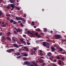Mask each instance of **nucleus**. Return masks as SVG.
<instances>
[{
  "label": "nucleus",
  "instance_id": "1",
  "mask_svg": "<svg viewBox=\"0 0 66 66\" xmlns=\"http://www.w3.org/2000/svg\"><path fill=\"white\" fill-rule=\"evenodd\" d=\"M43 45L45 47L47 46L46 48H49L50 46H49V43H47L46 42H43Z\"/></svg>",
  "mask_w": 66,
  "mask_h": 66
},
{
  "label": "nucleus",
  "instance_id": "2",
  "mask_svg": "<svg viewBox=\"0 0 66 66\" xmlns=\"http://www.w3.org/2000/svg\"><path fill=\"white\" fill-rule=\"evenodd\" d=\"M30 66H38L36 63L35 62H30Z\"/></svg>",
  "mask_w": 66,
  "mask_h": 66
},
{
  "label": "nucleus",
  "instance_id": "3",
  "mask_svg": "<svg viewBox=\"0 0 66 66\" xmlns=\"http://www.w3.org/2000/svg\"><path fill=\"white\" fill-rule=\"evenodd\" d=\"M27 34H30V35H31L30 36V37H35V36H34V34L30 32V31H28L27 32Z\"/></svg>",
  "mask_w": 66,
  "mask_h": 66
},
{
  "label": "nucleus",
  "instance_id": "4",
  "mask_svg": "<svg viewBox=\"0 0 66 66\" xmlns=\"http://www.w3.org/2000/svg\"><path fill=\"white\" fill-rule=\"evenodd\" d=\"M23 65H30V62L28 61H25L23 63Z\"/></svg>",
  "mask_w": 66,
  "mask_h": 66
},
{
  "label": "nucleus",
  "instance_id": "5",
  "mask_svg": "<svg viewBox=\"0 0 66 66\" xmlns=\"http://www.w3.org/2000/svg\"><path fill=\"white\" fill-rule=\"evenodd\" d=\"M55 37L56 38H57V39H58V38H61V37H62L61 35H55Z\"/></svg>",
  "mask_w": 66,
  "mask_h": 66
},
{
  "label": "nucleus",
  "instance_id": "6",
  "mask_svg": "<svg viewBox=\"0 0 66 66\" xmlns=\"http://www.w3.org/2000/svg\"><path fill=\"white\" fill-rule=\"evenodd\" d=\"M14 51V49H11L9 50H7V52H9V53H11L12 52V51Z\"/></svg>",
  "mask_w": 66,
  "mask_h": 66
},
{
  "label": "nucleus",
  "instance_id": "7",
  "mask_svg": "<svg viewBox=\"0 0 66 66\" xmlns=\"http://www.w3.org/2000/svg\"><path fill=\"white\" fill-rule=\"evenodd\" d=\"M51 49L52 50V52H54L55 51V48L53 46L51 47Z\"/></svg>",
  "mask_w": 66,
  "mask_h": 66
},
{
  "label": "nucleus",
  "instance_id": "8",
  "mask_svg": "<svg viewBox=\"0 0 66 66\" xmlns=\"http://www.w3.org/2000/svg\"><path fill=\"white\" fill-rule=\"evenodd\" d=\"M23 48L25 49L26 51H29V48L26 47H23Z\"/></svg>",
  "mask_w": 66,
  "mask_h": 66
},
{
  "label": "nucleus",
  "instance_id": "9",
  "mask_svg": "<svg viewBox=\"0 0 66 66\" xmlns=\"http://www.w3.org/2000/svg\"><path fill=\"white\" fill-rule=\"evenodd\" d=\"M12 45L14 46L15 47H16V48H18L19 46H18V45L16 44H13Z\"/></svg>",
  "mask_w": 66,
  "mask_h": 66
},
{
  "label": "nucleus",
  "instance_id": "10",
  "mask_svg": "<svg viewBox=\"0 0 66 66\" xmlns=\"http://www.w3.org/2000/svg\"><path fill=\"white\" fill-rule=\"evenodd\" d=\"M10 6L11 7L14 8V7H15V4H11Z\"/></svg>",
  "mask_w": 66,
  "mask_h": 66
},
{
  "label": "nucleus",
  "instance_id": "11",
  "mask_svg": "<svg viewBox=\"0 0 66 66\" xmlns=\"http://www.w3.org/2000/svg\"><path fill=\"white\" fill-rule=\"evenodd\" d=\"M15 29H16V31L18 32H21V30H20V29H18V30L16 29V28H15Z\"/></svg>",
  "mask_w": 66,
  "mask_h": 66
},
{
  "label": "nucleus",
  "instance_id": "12",
  "mask_svg": "<svg viewBox=\"0 0 66 66\" xmlns=\"http://www.w3.org/2000/svg\"><path fill=\"white\" fill-rule=\"evenodd\" d=\"M15 54L16 55H20V53H19V52L17 53H15Z\"/></svg>",
  "mask_w": 66,
  "mask_h": 66
},
{
  "label": "nucleus",
  "instance_id": "13",
  "mask_svg": "<svg viewBox=\"0 0 66 66\" xmlns=\"http://www.w3.org/2000/svg\"><path fill=\"white\" fill-rule=\"evenodd\" d=\"M14 21L13 19H11L10 21V22L11 23H13V22H14Z\"/></svg>",
  "mask_w": 66,
  "mask_h": 66
},
{
  "label": "nucleus",
  "instance_id": "14",
  "mask_svg": "<svg viewBox=\"0 0 66 66\" xmlns=\"http://www.w3.org/2000/svg\"><path fill=\"white\" fill-rule=\"evenodd\" d=\"M47 55L48 56H50L51 55V52L48 53L47 54Z\"/></svg>",
  "mask_w": 66,
  "mask_h": 66
},
{
  "label": "nucleus",
  "instance_id": "15",
  "mask_svg": "<svg viewBox=\"0 0 66 66\" xmlns=\"http://www.w3.org/2000/svg\"><path fill=\"white\" fill-rule=\"evenodd\" d=\"M15 18L16 20H19V17L16 16Z\"/></svg>",
  "mask_w": 66,
  "mask_h": 66
},
{
  "label": "nucleus",
  "instance_id": "16",
  "mask_svg": "<svg viewBox=\"0 0 66 66\" xmlns=\"http://www.w3.org/2000/svg\"><path fill=\"white\" fill-rule=\"evenodd\" d=\"M39 62L40 63H43V60L42 59H40L39 60Z\"/></svg>",
  "mask_w": 66,
  "mask_h": 66
},
{
  "label": "nucleus",
  "instance_id": "17",
  "mask_svg": "<svg viewBox=\"0 0 66 66\" xmlns=\"http://www.w3.org/2000/svg\"><path fill=\"white\" fill-rule=\"evenodd\" d=\"M6 39H9V40L10 41H11V38L10 37H7Z\"/></svg>",
  "mask_w": 66,
  "mask_h": 66
},
{
  "label": "nucleus",
  "instance_id": "18",
  "mask_svg": "<svg viewBox=\"0 0 66 66\" xmlns=\"http://www.w3.org/2000/svg\"><path fill=\"white\" fill-rule=\"evenodd\" d=\"M31 24L32 26H34V25H35V22L34 21H32Z\"/></svg>",
  "mask_w": 66,
  "mask_h": 66
},
{
  "label": "nucleus",
  "instance_id": "19",
  "mask_svg": "<svg viewBox=\"0 0 66 66\" xmlns=\"http://www.w3.org/2000/svg\"><path fill=\"white\" fill-rule=\"evenodd\" d=\"M12 40H13V42H15V39L14 38V37H12Z\"/></svg>",
  "mask_w": 66,
  "mask_h": 66
},
{
  "label": "nucleus",
  "instance_id": "20",
  "mask_svg": "<svg viewBox=\"0 0 66 66\" xmlns=\"http://www.w3.org/2000/svg\"><path fill=\"white\" fill-rule=\"evenodd\" d=\"M10 33H11V32H9L7 33V35L8 36L10 35Z\"/></svg>",
  "mask_w": 66,
  "mask_h": 66
},
{
  "label": "nucleus",
  "instance_id": "21",
  "mask_svg": "<svg viewBox=\"0 0 66 66\" xmlns=\"http://www.w3.org/2000/svg\"><path fill=\"white\" fill-rule=\"evenodd\" d=\"M23 56H28V55L26 53H24L23 55Z\"/></svg>",
  "mask_w": 66,
  "mask_h": 66
},
{
  "label": "nucleus",
  "instance_id": "22",
  "mask_svg": "<svg viewBox=\"0 0 66 66\" xmlns=\"http://www.w3.org/2000/svg\"><path fill=\"white\" fill-rule=\"evenodd\" d=\"M32 49H34V50L35 51H36V50H37V49L36 47H33Z\"/></svg>",
  "mask_w": 66,
  "mask_h": 66
},
{
  "label": "nucleus",
  "instance_id": "23",
  "mask_svg": "<svg viewBox=\"0 0 66 66\" xmlns=\"http://www.w3.org/2000/svg\"><path fill=\"white\" fill-rule=\"evenodd\" d=\"M22 55H20L19 56H18L17 57V59H20V57H21L22 56Z\"/></svg>",
  "mask_w": 66,
  "mask_h": 66
},
{
  "label": "nucleus",
  "instance_id": "24",
  "mask_svg": "<svg viewBox=\"0 0 66 66\" xmlns=\"http://www.w3.org/2000/svg\"><path fill=\"white\" fill-rule=\"evenodd\" d=\"M60 50H58L59 51H63V49L61 48H60Z\"/></svg>",
  "mask_w": 66,
  "mask_h": 66
},
{
  "label": "nucleus",
  "instance_id": "25",
  "mask_svg": "<svg viewBox=\"0 0 66 66\" xmlns=\"http://www.w3.org/2000/svg\"><path fill=\"white\" fill-rule=\"evenodd\" d=\"M19 20H23V18L21 17H19Z\"/></svg>",
  "mask_w": 66,
  "mask_h": 66
},
{
  "label": "nucleus",
  "instance_id": "26",
  "mask_svg": "<svg viewBox=\"0 0 66 66\" xmlns=\"http://www.w3.org/2000/svg\"><path fill=\"white\" fill-rule=\"evenodd\" d=\"M16 22H15V21H14L13 22V24H16Z\"/></svg>",
  "mask_w": 66,
  "mask_h": 66
},
{
  "label": "nucleus",
  "instance_id": "27",
  "mask_svg": "<svg viewBox=\"0 0 66 66\" xmlns=\"http://www.w3.org/2000/svg\"><path fill=\"white\" fill-rule=\"evenodd\" d=\"M2 27H6V24H4V25H2Z\"/></svg>",
  "mask_w": 66,
  "mask_h": 66
},
{
  "label": "nucleus",
  "instance_id": "28",
  "mask_svg": "<svg viewBox=\"0 0 66 66\" xmlns=\"http://www.w3.org/2000/svg\"><path fill=\"white\" fill-rule=\"evenodd\" d=\"M52 58H50V60H53V58L54 57H53V56H51Z\"/></svg>",
  "mask_w": 66,
  "mask_h": 66
},
{
  "label": "nucleus",
  "instance_id": "29",
  "mask_svg": "<svg viewBox=\"0 0 66 66\" xmlns=\"http://www.w3.org/2000/svg\"><path fill=\"white\" fill-rule=\"evenodd\" d=\"M2 15V11H0V16H1V15Z\"/></svg>",
  "mask_w": 66,
  "mask_h": 66
},
{
  "label": "nucleus",
  "instance_id": "30",
  "mask_svg": "<svg viewBox=\"0 0 66 66\" xmlns=\"http://www.w3.org/2000/svg\"><path fill=\"white\" fill-rule=\"evenodd\" d=\"M36 30H37V31H39V32L40 31V29H39V28H38Z\"/></svg>",
  "mask_w": 66,
  "mask_h": 66
},
{
  "label": "nucleus",
  "instance_id": "31",
  "mask_svg": "<svg viewBox=\"0 0 66 66\" xmlns=\"http://www.w3.org/2000/svg\"><path fill=\"white\" fill-rule=\"evenodd\" d=\"M20 25L22 27H23V25L22 24V23H21Z\"/></svg>",
  "mask_w": 66,
  "mask_h": 66
},
{
  "label": "nucleus",
  "instance_id": "32",
  "mask_svg": "<svg viewBox=\"0 0 66 66\" xmlns=\"http://www.w3.org/2000/svg\"><path fill=\"white\" fill-rule=\"evenodd\" d=\"M20 40L22 43L23 42V40L22 39H20Z\"/></svg>",
  "mask_w": 66,
  "mask_h": 66
},
{
  "label": "nucleus",
  "instance_id": "33",
  "mask_svg": "<svg viewBox=\"0 0 66 66\" xmlns=\"http://www.w3.org/2000/svg\"><path fill=\"white\" fill-rule=\"evenodd\" d=\"M22 43H23L24 45H26V43L25 41H23L22 42Z\"/></svg>",
  "mask_w": 66,
  "mask_h": 66
},
{
  "label": "nucleus",
  "instance_id": "34",
  "mask_svg": "<svg viewBox=\"0 0 66 66\" xmlns=\"http://www.w3.org/2000/svg\"><path fill=\"white\" fill-rule=\"evenodd\" d=\"M56 59H57L59 60V59H60V57H59V56H57L56 57Z\"/></svg>",
  "mask_w": 66,
  "mask_h": 66
},
{
  "label": "nucleus",
  "instance_id": "35",
  "mask_svg": "<svg viewBox=\"0 0 66 66\" xmlns=\"http://www.w3.org/2000/svg\"><path fill=\"white\" fill-rule=\"evenodd\" d=\"M28 45H30L31 44L30 43H29L28 42H27L26 43Z\"/></svg>",
  "mask_w": 66,
  "mask_h": 66
},
{
  "label": "nucleus",
  "instance_id": "36",
  "mask_svg": "<svg viewBox=\"0 0 66 66\" xmlns=\"http://www.w3.org/2000/svg\"><path fill=\"white\" fill-rule=\"evenodd\" d=\"M47 29L46 28H45L44 30V32H46V31H47Z\"/></svg>",
  "mask_w": 66,
  "mask_h": 66
},
{
  "label": "nucleus",
  "instance_id": "37",
  "mask_svg": "<svg viewBox=\"0 0 66 66\" xmlns=\"http://www.w3.org/2000/svg\"><path fill=\"white\" fill-rule=\"evenodd\" d=\"M59 65H60V66H63V65H62V63H61L60 62L59 63Z\"/></svg>",
  "mask_w": 66,
  "mask_h": 66
},
{
  "label": "nucleus",
  "instance_id": "38",
  "mask_svg": "<svg viewBox=\"0 0 66 66\" xmlns=\"http://www.w3.org/2000/svg\"><path fill=\"white\" fill-rule=\"evenodd\" d=\"M61 41L62 42H64V41H66V39L64 40V39H62Z\"/></svg>",
  "mask_w": 66,
  "mask_h": 66
},
{
  "label": "nucleus",
  "instance_id": "39",
  "mask_svg": "<svg viewBox=\"0 0 66 66\" xmlns=\"http://www.w3.org/2000/svg\"><path fill=\"white\" fill-rule=\"evenodd\" d=\"M39 55L40 56H43V53H40L39 54Z\"/></svg>",
  "mask_w": 66,
  "mask_h": 66
},
{
  "label": "nucleus",
  "instance_id": "40",
  "mask_svg": "<svg viewBox=\"0 0 66 66\" xmlns=\"http://www.w3.org/2000/svg\"><path fill=\"white\" fill-rule=\"evenodd\" d=\"M35 35H36V36H38V33L37 32L35 34Z\"/></svg>",
  "mask_w": 66,
  "mask_h": 66
},
{
  "label": "nucleus",
  "instance_id": "41",
  "mask_svg": "<svg viewBox=\"0 0 66 66\" xmlns=\"http://www.w3.org/2000/svg\"><path fill=\"white\" fill-rule=\"evenodd\" d=\"M7 8L8 9H10V6L8 5L7 6Z\"/></svg>",
  "mask_w": 66,
  "mask_h": 66
},
{
  "label": "nucleus",
  "instance_id": "42",
  "mask_svg": "<svg viewBox=\"0 0 66 66\" xmlns=\"http://www.w3.org/2000/svg\"><path fill=\"white\" fill-rule=\"evenodd\" d=\"M39 40H36V42L37 43H39Z\"/></svg>",
  "mask_w": 66,
  "mask_h": 66
},
{
  "label": "nucleus",
  "instance_id": "43",
  "mask_svg": "<svg viewBox=\"0 0 66 66\" xmlns=\"http://www.w3.org/2000/svg\"><path fill=\"white\" fill-rule=\"evenodd\" d=\"M43 66H45V63L43 62L42 64Z\"/></svg>",
  "mask_w": 66,
  "mask_h": 66
},
{
  "label": "nucleus",
  "instance_id": "44",
  "mask_svg": "<svg viewBox=\"0 0 66 66\" xmlns=\"http://www.w3.org/2000/svg\"><path fill=\"white\" fill-rule=\"evenodd\" d=\"M14 8H12V9H10V10L11 11H13V10H14Z\"/></svg>",
  "mask_w": 66,
  "mask_h": 66
},
{
  "label": "nucleus",
  "instance_id": "45",
  "mask_svg": "<svg viewBox=\"0 0 66 66\" xmlns=\"http://www.w3.org/2000/svg\"><path fill=\"white\" fill-rule=\"evenodd\" d=\"M40 58H41V59H44V57L43 56H40Z\"/></svg>",
  "mask_w": 66,
  "mask_h": 66
},
{
  "label": "nucleus",
  "instance_id": "46",
  "mask_svg": "<svg viewBox=\"0 0 66 66\" xmlns=\"http://www.w3.org/2000/svg\"><path fill=\"white\" fill-rule=\"evenodd\" d=\"M14 34H17V33H16V31H14Z\"/></svg>",
  "mask_w": 66,
  "mask_h": 66
},
{
  "label": "nucleus",
  "instance_id": "47",
  "mask_svg": "<svg viewBox=\"0 0 66 66\" xmlns=\"http://www.w3.org/2000/svg\"><path fill=\"white\" fill-rule=\"evenodd\" d=\"M57 61V60H56V59H54V62H56Z\"/></svg>",
  "mask_w": 66,
  "mask_h": 66
},
{
  "label": "nucleus",
  "instance_id": "48",
  "mask_svg": "<svg viewBox=\"0 0 66 66\" xmlns=\"http://www.w3.org/2000/svg\"><path fill=\"white\" fill-rule=\"evenodd\" d=\"M38 37H39V38H40L41 37V36H37Z\"/></svg>",
  "mask_w": 66,
  "mask_h": 66
},
{
  "label": "nucleus",
  "instance_id": "49",
  "mask_svg": "<svg viewBox=\"0 0 66 66\" xmlns=\"http://www.w3.org/2000/svg\"><path fill=\"white\" fill-rule=\"evenodd\" d=\"M23 16H24V17H26L27 16V15H26V14H25L23 15Z\"/></svg>",
  "mask_w": 66,
  "mask_h": 66
},
{
  "label": "nucleus",
  "instance_id": "50",
  "mask_svg": "<svg viewBox=\"0 0 66 66\" xmlns=\"http://www.w3.org/2000/svg\"><path fill=\"white\" fill-rule=\"evenodd\" d=\"M19 47H22V45H19Z\"/></svg>",
  "mask_w": 66,
  "mask_h": 66
},
{
  "label": "nucleus",
  "instance_id": "51",
  "mask_svg": "<svg viewBox=\"0 0 66 66\" xmlns=\"http://www.w3.org/2000/svg\"><path fill=\"white\" fill-rule=\"evenodd\" d=\"M46 42H50V41L49 40H46Z\"/></svg>",
  "mask_w": 66,
  "mask_h": 66
},
{
  "label": "nucleus",
  "instance_id": "52",
  "mask_svg": "<svg viewBox=\"0 0 66 66\" xmlns=\"http://www.w3.org/2000/svg\"><path fill=\"white\" fill-rule=\"evenodd\" d=\"M53 66H56V64H54V63H53Z\"/></svg>",
  "mask_w": 66,
  "mask_h": 66
},
{
  "label": "nucleus",
  "instance_id": "53",
  "mask_svg": "<svg viewBox=\"0 0 66 66\" xmlns=\"http://www.w3.org/2000/svg\"><path fill=\"white\" fill-rule=\"evenodd\" d=\"M39 41L40 42H43V41H44V40H39Z\"/></svg>",
  "mask_w": 66,
  "mask_h": 66
},
{
  "label": "nucleus",
  "instance_id": "54",
  "mask_svg": "<svg viewBox=\"0 0 66 66\" xmlns=\"http://www.w3.org/2000/svg\"><path fill=\"white\" fill-rule=\"evenodd\" d=\"M66 52H64L63 53H62V54H65V53H66Z\"/></svg>",
  "mask_w": 66,
  "mask_h": 66
},
{
  "label": "nucleus",
  "instance_id": "55",
  "mask_svg": "<svg viewBox=\"0 0 66 66\" xmlns=\"http://www.w3.org/2000/svg\"><path fill=\"white\" fill-rule=\"evenodd\" d=\"M33 53H34L35 54L36 53V52H35V51H34L33 52Z\"/></svg>",
  "mask_w": 66,
  "mask_h": 66
},
{
  "label": "nucleus",
  "instance_id": "56",
  "mask_svg": "<svg viewBox=\"0 0 66 66\" xmlns=\"http://www.w3.org/2000/svg\"><path fill=\"white\" fill-rule=\"evenodd\" d=\"M17 10H18L19 11V10H20V8H18L17 9Z\"/></svg>",
  "mask_w": 66,
  "mask_h": 66
},
{
  "label": "nucleus",
  "instance_id": "57",
  "mask_svg": "<svg viewBox=\"0 0 66 66\" xmlns=\"http://www.w3.org/2000/svg\"><path fill=\"white\" fill-rule=\"evenodd\" d=\"M23 37H26V35H23Z\"/></svg>",
  "mask_w": 66,
  "mask_h": 66
},
{
  "label": "nucleus",
  "instance_id": "58",
  "mask_svg": "<svg viewBox=\"0 0 66 66\" xmlns=\"http://www.w3.org/2000/svg\"><path fill=\"white\" fill-rule=\"evenodd\" d=\"M42 51H42V50H40V51L39 52H40V53H41V52H42Z\"/></svg>",
  "mask_w": 66,
  "mask_h": 66
},
{
  "label": "nucleus",
  "instance_id": "59",
  "mask_svg": "<svg viewBox=\"0 0 66 66\" xmlns=\"http://www.w3.org/2000/svg\"><path fill=\"white\" fill-rule=\"evenodd\" d=\"M28 23H29V24H31V22L30 21H28Z\"/></svg>",
  "mask_w": 66,
  "mask_h": 66
},
{
  "label": "nucleus",
  "instance_id": "60",
  "mask_svg": "<svg viewBox=\"0 0 66 66\" xmlns=\"http://www.w3.org/2000/svg\"><path fill=\"white\" fill-rule=\"evenodd\" d=\"M18 23H21V21H19L18 22Z\"/></svg>",
  "mask_w": 66,
  "mask_h": 66
},
{
  "label": "nucleus",
  "instance_id": "61",
  "mask_svg": "<svg viewBox=\"0 0 66 66\" xmlns=\"http://www.w3.org/2000/svg\"><path fill=\"white\" fill-rule=\"evenodd\" d=\"M62 60H63H63H64V57H62Z\"/></svg>",
  "mask_w": 66,
  "mask_h": 66
},
{
  "label": "nucleus",
  "instance_id": "62",
  "mask_svg": "<svg viewBox=\"0 0 66 66\" xmlns=\"http://www.w3.org/2000/svg\"><path fill=\"white\" fill-rule=\"evenodd\" d=\"M23 21H26V20H24V19H23Z\"/></svg>",
  "mask_w": 66,
  "mask_h": 66
},
{
  "label": "nucleus",
  "instance_id": "63",
  "mask_svg": "<svg viewBox=\"0 0 66 66\" xmlns=\"http://www.w3.org/2000/svg\"><path fill=\"white\" fill-rule=\"evenodd\" d=\"M2 39L3 40V39H4V37H3V38H2Z\"/></svg>",
  "mask_w": 66,
  "mask_h": 66
},
{
  "label": "nucleus",
  "instance_id": "64",
  "mask_svg": "<svg viewBox=\"0 0 66 66\" xmlns=\"http://www.w3.org/2000/svg\"><path fill=\"white\" fill-rule=\"evenodd\" d=\"M31 55H32L33 54L32 53H30Z\"/></svg>",
  "mask_w": 66,
  "mask_h": 66
}]
</instances>
